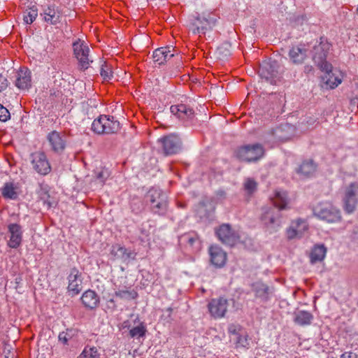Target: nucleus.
Masks as SVG:
<instances>
[{"instance_id":"f03ea898","label":"nucleus","mask_w":358,"mask_h":358,"mask_svg":"<svg viewBox=\"0 0 358 358\" xmlns=\"http://www.w3.org/2000/svg\"><path fill=\"white\" fill-rule=\"evenodd\" d=\"M145 199L154 214L165 215L169 206L168 196L162 189L152 187L146 194Z\"/></svg>"},{"instance_id":"c85d7f7f","label":"nucleus","mask_w":358,"mask_h":358,"mask_svg":"<svg viewBox=\"0 0 358 358\" xmlns=\"http://www.w3.org/2000/svg\"><path fill=\"white\" fill-rule=\"evenodd\" d=\"M273 206L280 210L285 209L288 203L287 194L285 192L276 191L272 199Z\"/></svg>"},{"instance_id":"2f4dec72","label":"nucleus","mask_w":358,"mask_h":358,"mask_svg":"<svg viewBox=\"0 0 358 358\" xmlns=\"http://www.w3.org/2000/svg\"><path fill=\"white\" fill-rule=\"evenodd\" d=\"M43 14L45 21L51 24H56L59 21V13L54 6H48Z\"/></svg>"},{"instance_id":"6e6d98bb","label":"nucleus","mask_w":358,"mask_h":358,"mask_svg":"<svg viewBox=\"0 0 358 358\" xmlns=\"http://www.w3.org/2000/svg\"><path fill=\"white\" fill-rule=\"evenodd\" d=\"M357 306H358V301H357Z\"/></svg>"},{"instance_id":"4468645a","label":"nucleus","mask_w":358,"mask_h":358,"mask_svg":"<svg viewBox=\"0 0 358 358\" xmlns=\"http://www.w3.org/2000/svg\"><path fill=\"white\" fill-rule=\"evenodd\" d=\"M31 158L33 168L37 173L45 176L50 172L51 166L44 152H34L31 155Z\"/></svg>"},{"instance_id":"5fc2aeb1","label":"nucleus","mask_w":358,"mask_h":358,"mask_svg":"<svg viewBox=\"0 0 358 358\" xmlns=\"http://www.w3.org/2000/svg\"><path fill=\"white\" fill-rule=\"evenodd\" d=\"M220 87H221L222 89H223V88H224L225 87H224V85H222Z\"/></svg>"},{"instance_id":"473e14b6","label":"nucleus","mask_w":358,"mask_h":358,"mask_svg":"<svg viewBox=\"0 0 358 358\" xmlns=\"http://www.w3.org/2000/svg\"><path fill=\"white\" fill-rule=\"evenodd\" d=\"M1 194L4 198L16 199L18 196L17 187L11 182H6L2 188Z\"/></svg>"},{"instance_id":"79ce46f5","label":"nucleus","mask_w":358,"mask_h":358,"mask_svg":"<svg viewBox=\"0 0 358 358\" xmlns=\"http://www.w3.org/2000/svg\"><path fill=\"white\" fill-rule=\"evenodd\" d=\"M115 294L121 299H135L137 296L136 292L128 290H118L115 292Z\"/></svg>"},{"instance_id":"3c124183","label":"nucleus","mask_w":358,"mask_h":358,"mask_svg":"<svg viewBox=\"0 0 358 358\" xmlns=\"http://www.w3.org/2000/svg\"><path fill=\"white\" fill-rule=\"evenodd\" d=\"M80 358H99V357H95L94 356V357H92V356H83L81 355Z\"/></svg>"},{"instance_id":"7ed1b4c3","label":"nucleus","mask_w":358,"mask_h":358,"mask_svg":"<svg viewBox=\"0 0 358 358\" xmlns=\"http://www.w3.org/2000/svg\"><path fill=\"white\" fill-rule=\"evenodd\" d=\"M264 152V148L261 144L255 143L237 148L234 151V155L241 162H255L263 157Z\"/></svg>"},{"instance_id":"4c0bfd02","label":"nucleus","mask_w":358,"mask_h":358,"mask_svg":"<svg viewBox=\"0 0 358 358\" xmlns=\"http://www.w3.org/2000/svg\"><path fill=\"white\" fill-rule=\"evenodd\" d=\"M110 173L107 169L102 168L95 172V180L101 186H103L106 179L109 177Z\"/></svg>"},{"instance_id":"6ab92c4d","label":"nucleus","mask_w":358,"mask_h":358,"mask_svg":"<svg viewBox=\"0 0 358 358\" xmlns=\"http://www.w3.org/2000/svg\"><path fill=\"white\" fill-rule=\"evenodd\" d=\"M110 255L113 257V259H121L125 262L130 259H135L136 253L133 250H128L124 246L119 244L112 245Z\"/></svg>"},{"instance_id":"49530a36","label":"nucleus","mask_w":358,"mask_h":358,"mask_svg":"<svg viewBox=\"0 0 358 358\" xmlns=\"http://www.w3.org/2000/svg\"><path fill=\"white\" fill-rule=\"evenodd\" d=\"M83 356H92L95 357H99V354L97 349L95 347L90 348L89 349L85 348L83 353Z\"/></svg>"},{"instance_id":"5701e85b","label":"nucleus","mask_w":358,"mask_h":358,"mask_svg":"<svg viewBox=\"0 0 358 358\" xmlns=\"http://www.w3.org/2000/svg\"><path fill=\"white\" fill-rule=\"evenodd\" d=\"M175 49L172 46L162 47L153 52V61L156 64L162 65L174 56Z\"/></svg>"},{"instance_id":"603ef678","label":"nucleus","mask_w":358,"mask_h":358,"mask_svg":"<svg viewBox=\"0 0 358 358\" xmlns=\"http://www.w3.org/2000/svg\"><path fill=\"white\" fill-rule=\"evenodd\" d=\"M219 58L220 59H224L225 57H227L228 55H217Z\"/></svg>"},{"instance_id":"f8f14e48","label":"nucleus","mask_w":358,"mask_h":358,"mask_svg":"<svg viewBox=\"0 0 358 358\" xmlns=\"http://www.w3.org/2000/svg\"><path fill=\"white\" fill-rule=\"evenodd\" d=\"M164 155H171L178 153L181 148V141L178 136L170 134L159 140Z\"/></svg>"},{"instance_id":"a878e982","label":"nucleus","mask_w":358,"mask_h":358,"mask_svg":"<svg viewBox=\"0 0 358 358\" xmlns=\"http://www.w3.org/2000/svg\"><path fill=\"white\" fill-rule=\"evenodd\" d=\"M81 301L86 308L94 310L99 304V296L94 291L88 289L83 294Z\"/></svg>"},{"instance_id":"c9c22d12","label":"nucleus","mask_w":358,"mask_h":358,"mask_svg":"<svg viewBox=\"0 0 358 358\" xmlns=\"http://www.w3.org/2000/svg\"><path fill=\"white\" fill-rule=\"evenodd\" d=\"M38 15V10L35 6L29 8L24 13L23 20L27 24H31Z\"/></svg>"},{"instance_id":"e433bc0d","label":"nucleus","mask_w":358,"mask_h":358,"mask_svg":"<svg viewBox=\"0 0 358 358\" xmlns=\"http://www.w3.org/2000/svg\"><path fill=\"white\" fill-rule=\"evenodd\" d=\"M146 327L143 323H140L138 326L132 328L129 331V335L131 338L143 337L146 333Z\"/></svg>"},{"instance_id":"72a5a7b5","label":"nucleus","mask_w":358,"mask_h":358,"mask_svg":"<svg viewBox=\"0 0 358 358\" xmlns=\"http://www.w3.org/2000/svg\"><path fill=\"white\" fill-rule=\"evenodd\" d=\"M255 292L257 297L266 301L269 298L271 290L268 286L263 283H257L255 285Z\"/></svg>"},{"instance_id":"09e8293b","label":"nucleus","mask_w":358,"mask_h":358,"mask_svg":"<svg viewBox=\"0 0 358 358\" xmlns=\"http://www.w3.org/2000/svg\"><path fill=\"white\" fill-rule=\"evenodd\" d=\"M4 81H6V80L3 76H0V90H3V88L6 87V85H3Z\"/></svg>"},{"instance_id":"58836bf2","label":"nucleus","mask_w":358,"mask_h":358,"mask_svg":"<svg viewBox=\"0 0 358 358\" xmlns=\"http://www.w3.org/2000/svg\"><path fill=\"white\" fill-rule=\"evenodd\" d=\"M40 200L43 202L44 206H46L47 208H50L57 205V201L46 192H43L41 194Z\"/></svg>"},{"instance_id":"4be33fe9","label":"nucleus","mask_w":358,"mask_h":358,"mask_svg":"<svg viewBox=\"0 0 358 358\" xmlns=\"http://www.w3.org/2000/svg\"><path fill=\"white\" fill-rule=\"evenodd\" d=\"M9 241L8 245L11 248H17L22 242V231L21 227L17 224H10L8 226Z\"/></svg>"},{"instance_id":"dca6fc26","label":"nucleus","mask_w":358,"mask_h":358,"mask_svg":"<svg viewBox=\"0 0 358 358\" xmlns=\"http://www.w3.org/2000/svg\"><path fill=\"white\" fill-rule=\"evenodd\" d=\"M310 52V44H299L293 46L289 52V57L292 63L301 64L306 59Z\"/></svg>"},{"instance_id":"9b49d317","label":"nucleus","mask_w":358,"mask_h":358,"mask_svg":"<svg viewBox=\"0 0 358 358\" xmlns=\"http://www.w3.org/2000/svg\"><path fill=\"white\" fill-rule=\"evenodd\" d=\"M47 140L55 153L60 155L66 148V136L64 132L52 131L48 134Z\"/></svg>"},{"instance_id":"412c9836","label":"nucleus","mask_w":358,"mask_h":358,"mask_svg":"<svg viewBox=\"0 0 358 358\" xmlns=\"http://www.w3.org/2000/svg\"><path fill=\"white\" fill-rule=\"evenodd\" d=\"M171 112L178 119L183 121H192L194 118V110L185 104L171 106Z\"/></svg>"},{"instance_id":"0eeeda50","label":"nucleus","mask_w":358,"mask_h":358,"mask_svg":"<svg viewBox=\"0 0 358 358\" xmlns=\"http://www.w3.org/2000/svg\"><path fill=\"white\" fill-rule=\"evenodd\" d=\"M314 215L329 222H334L340 220V211L329 203H321L313 210Z\"/></svg>"},{"instance_id":"423d86ee","label":"nucleus","mask_w":358,"mask_h":358,"mask_svg":"<svg viewBox=\"0 0 358 358\" xmlns=\"http://www.w3.org/2000/svg\"><path fill=\"white\" fill-rule=\"evenodd\" d=\"M279 65L275 60L263 62L259 69V77L272 85H275L280 79Z\"/></svg>"},{"instance_id":"393cba45","label":"nucleus","mask_w":358,"mask_h":358,"mask_svg":"<svg viewBox=\"0 0 358 358\" xmlns=\"http://www.w3.org/2000/svg\"><path fill=\"white\" fill-rule=\"evenodd\" d=\"M209 254L210 257V262L216 267H222L227 260V254L223 250L217 246L212 245L209 248Z\"/></svg>"},{"instance_id":"f3484780","label":"nucleus","mask_w":358,"mask_h":358,"mask_svg":"<svg viewBox=\"0 0 358 358\" xmlns=\"http://www.w3.org/2000/svg\"><path fill=\"white\" fill-rule=\"evenodd\" d=\"M216 19L215 17H212L208 15V17L204 15L198 16L196 17L192 23L194 27V34H205L206 31L211 29L212 27L215 24Z\"/></svg>"},{"instance_id":"37998d69","label":"nucleus","mask_w":358,"mask_h":358,"mask_svg":"<svg viewBox=\"0 0 358 358\" xmlns=\"http://www.w3.org/2000/svg\"><path fill=\"white\" fill-rule=\"evenodd\" d=\"M244 187L248 193L252 194L257 189V182L254 180L249 178L245 181Z\"/></svg>"},{"instance_id":"a211bd4d","label":"nucleus","mask_w":358,"mask_h":358,"mask_svg":"<svg viewBox=\"0 0 358 358\" xmlns=\"http://www.w3.org/2000/svg\"><path fill=\"white\" fill-rule=\"evenodd\" d=\"M69 285L68 290L72 296L78 294L82 290L81 273L76 268H73L70 271L68 276Z\"/></svg>"},{"instance_id":"ddd939ff","label":"nucleus","mask_w":358,"mask_h":358,"mask_svg":"<svg viewBox=\"0 0 358 358\" xmlns=\"http://www.w3.org/2000/svg\"><path fill=\"white\" fill-rule=\"evenodd\" d=\"M308 229V224L305 220L299 218L292 220L290 226L286 230V235L289 240L301 238Z\"/></svg>"},{"instance_id":"b1692460","label":"nucleus","mask_w":358,"mask_h":358,"mask_svg":"<svg viewBox=\"0 0 358 358\" xmlns=\"http://www.w3.org/2000/svg\"><path fill=\"white\" fill-rule=\"evenodd\" d=\"M332 66L327 71H323L325 74L322 77V87H325L326 90L330 88L331 90L336 87L341 83V78H340V73L338 72H333Z\"/></svg>"},{"instance_id":"9d476101","label":"nucleus","mask_w":358,"mask_h":358,"mask_svg":"<svg viewBox=\"0 0 358 358\" xmlns=\"http://www.w3.org/2000/svg\"><path fill=\"white\" fill-rule=\"evenodd\" d=\"M219 240L224 244L233 246L239 240L238 234L229 224H223L216 230Z\"/></svg>"},{"instance_id":"8fccbe9b","label":"nucleus","mask_w":358,"mask_h":358,"mask_svg":"<svg viewBox=\"0 0 358 358\" xmlns=\"http://www.w3.org/2000/svg\"><path fill=\"white\" fill-rule=\"evenodd\" d=\"M312 69H313L312 66H306L304 71L306 73H309V72H310L312 71Z\"/></svg>"},{"instance_id":"39448f33","label":"nucleus","mask_w":358,"mask_h":358,"mask_svg":"<svg viewBox=\"0 0 358 358\" xmlns=\"http://www.w3.org/2000/svg\"><path fill=\"white\" fill-rule=\"evenodd\" d=\"M92 129L98 134H114L119 131L120 123L113 117L101 115L92 122Z\"/></svg>"},{"instance_id":"c03bdc74","label":"nucleus","mask_w":358,"mask_h":358,"mask_svg":"<svg viewBox=\"0 0 358 358\" xmlns=\"http://www.w3.org/2000/svg\"><path fill=\"white\" fill-rule=\"evenodd\" d=\"M10 115L8 110L0 104V121L6 122L10 119Z\"/></svg>"},{"instance_id":"f257e3e1","label":"nucleus","mask_w":358,"mask_h":358,"mask_svg":"<svg viewBox=\"0 0 358 358\" xmlns=\"http://www.w3.org/2000/svg\"><path fill=\"white\" fill-rule=\"evenodd\" d=\"M331 44L327 38L321 37L320 41L311 45L310 54L314 63L321 71H327L331 69V64L327 61V56L329 53Z\"/></svg>"},{"instance_id":"aec40b11","label":"nucleus","mask_w":358,"mask_h":358,"mask_svg":"<svg viewBox=\"0 0 358 358\" xmlns=\"http://www.w3.org/2000/svg\"><path fill=\"white\" fill-rule=\"evenodd\" d=\"M15 85L20 90L31 87V71L27 67H22L16 72Z\"/></svg>"},{"instance_id":"2eb2a0df","label":"nucleus","mask_w":358,"mask_h":358,"mask_svg":"<svg viewBox=\"0 0 358 358\" xmlns=\"http://www.w3.org/2000/svg\"><path fill=\"white\" fill-rule=\"evenodd\" d=\"M228 301L225 298L220 297L213 299L208 304V308L210 314L214 318H221L224 317L227 308Z\"/></svg>"},{"instance_id":"c756f323","label":"nucleus","mask_w":358,"mask_h":358,"mask_svg":"<svg viewBox=\"0 0 358 358\" xmlns=\"http://www.w3.org/2000/svg\"><path fill=\"white\" fill-rule=\"evenodd\" d=\"M316 171V164L313 160L304 161L297 169V173L305 177L312 176Z\"/></svg>"},{"instance_id":"f704fd0d","label":"nucleus","mask_w":358,"mask_h":358,"mask_svg":"<svg viewBox=\"0 0 358 358\" xmlns=\"http://www.w3.org/2000/svg\"><path fill=\"white\" fill-rule=\"evenodd\" d=\"M100 75L103 82H109L113 78L111 66L107 62H103L101 66Z\"/></svg>"},{"instance_id":"a19ab883","label":"nucleus","mask_w":358,"mask_h":358,"mask_svg":"<svg viewBox=\"0 0 358 358\" xmlns=\"http://www.w3.org/2000/svg\"><path fill=\"white\" fill-rule=\"evenodd\" d=\"M73 331H74L73 329H67L66 331L59 333V341L63 344L67 345L69 340L73 336Z\"/></svg>"},{"instance_id":"ea45409f","label":"nucleus","mask_w":358,"mask_h":358,"mask_svg":"<svg viewBox=\"0 0 358 358\" xmlns=\"http://www.w3.org/2000/svg\"><path fill=\"white\" fill-rule=\"evenodd\" d=\"M236 347H242L248 348L250 345L249 338L247 333L241 332L238 336L236 338Z\"/></svg>"},{"instance_id":"6e6552de","label":"nucleus","mask_w":358,"mask_h":358,"mask_svg":"<svg viewBox=\"0 0 358 358\" xmlns=\"http://www.w3.org/2000/svg\"><path fill=\"white\" fill-rule=\"evenodd\" d=\"M73 52L80 66L86 69L92 61L90 58V48L87 43L80 39H78L73 43Z\"/></svg>"},{"instance_id":"7c9ffc66","label":"nucleus","mask_w":358,"mask_h":358,"mask_svg":"<svg viewBox=\"0 0 358 358\" xmlns=\"http://www.w3.org/2000/svg\"><path fill=\"white\" fill-rule=\"evenodd\" d=\"M327 252V248L324 245H315L310 253V262L311 263H315L317 262H321L325 257Z\"/></svg>"},{"instance_id":"cd10ccee","label":"nucleus","mask_w":358,"mask_h":358,"mask_svg":"<svg viewBox=\"0 0 358 358\" xmlns=\"http://www.w3.org/2000/svg\"><path fill=\"white\" fill-rule=\"evenodd\" d=\"M178 241L180 245L194 248L195 244L199 243V237L194 232L185 233L179 236Z\"/></svg>"},{"instance_id":"1a4fd4ad","label":"nucleus","mask_w":358,"mask_h":358,"mask_svg":"<svg viewBox=\"0 0 358 358\" xmlns=\"http://www.w3.org/2000/svg\"><path fill=\"white\" fill-rule=\"evenodd\" d=\"M358 192V183L352 182L345 189L343 197V208L348 213H351L355 210L357 199L356 194Z\"/></svg>"},{"instance_id":"de8ad7c7","label":"nucleus","mask_w":358,"mask_h":358,"mask_svg":"<svg viewBox=\"0 0 358 358\" xmlns=\"http://www.w3.org/2000/svg\"><path fill=\"white\" fill-rule=\"evenodd\" d=\"M341 358H358V355L355 352H348L343 353L341 355Z\"/></svg>"},{"instance_id":"20e7f679","label":"nucleus","mask_w":358,"mask_h":358,"mask_svg":"<svg viewBox=\"0 0 358 358\" xmlns=\"http://www.w3.org/2000/svg\"><path fill=\"white\" fill-rule=\"evenodd\" d=\"M260 220L271 232L276 231L282 224L280 210L273 206L262 208Z\"/></svg>"},{"instance_id":"864d4df0","label":"nucleus","mask_w":358,"mask_h":358,"mask_svg":"<svg viewBox=\"0 0 358 358\" xmlns=\"http://www.w3.org/2000/svg\"><path fill=\"white\" fill-rule=\"evenodd\" d=\"M222 47L219 48L217 49V51L220 52L221 51V49H222Z\"/></svg>"},{"instance_id":"bb28decb","label":"nucleus","mask_w":358,"mask_h":358,"mask_svg":"<svg viewBox=\"0 0 358 358\" xmlns=\"http://www.w3.org/2000/svg\"><path fill=\"white\" fill-rule=\"evenodd\" d=\"M313 315L308 311L299 310L294 313V322L299 326L310 325Z\"/></svg>"},{"instance_id":"a18cd8bd","label":"nucleus","mask_w":358,"mask_h":358,"mask_svg":"<svg viewBox=\"0 0 358 358\" xmlns=\"http://www.w3.org/2000/svg\"><path fill=\"white\" fill-rule=\"evenodd\" d=\"M228 332L237 337L242 332V327L240 325L231 324L228 327Z\"/></svg>"}]
</instances>
